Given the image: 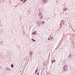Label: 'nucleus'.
Segmentation results:
<instances>
[{
  "label": "nucleus",
  "instance_id": "9b49d317",
  "mask_svg": "<svg viewBox=\"0 0 75 75\" xmlns=\"http://www.w3.org/2000/svg\"><path fill=\"white\" fill-rule=\"evenodd\" d=\"M44 22H42V23H43V24H44Z\"/></svg>",
  "mask_w": 75,
  "mask_h": 75
},
{
  "label": "nucleus",
  "instance_id": "6e6552de",
  "mask_svg": "<svg viewBox=\"0 0 75 75\" xmlns=\"http://www.w3.org/2000/svg\"><path fill=\"white\" fill-rule=\"evenodd\" d=\"M47 0H45L44 1H43V2H44L45 3L47 2Z\"/></svg>",
  "mask_w": 75,
  "mask_h": 75
},
{
  "label": "nucleus",
  "instance_id": "f257e3e1",
  "mask_svg": "<svg viewBox=\"0 0 75 75\" xmlns=\"http://www.w3.org/2000/svg\"><path fill=\"white\" fill-rule=\"evenodd\" d=\"M64 69L65 70V71H67V70L68 69L67 66H65V67H64Z\"/></svg>",
  "mask_w": 75,
  "mask_h": 75
},
{
  "label": "nucleus",
  "instance_id": "0eeeda50",
  "mask_svg": "<svg viewBox=\"0 0 75 75\" xmlns=\"http://www.w3.org/2000/svg\"><path fill=\"white\" fill-rule=\"evenodd\" d=\"M38 71V70H36V71H35V74H36V73Z\"/></svg>",
  "mask_w": 75,
  "mask_h": 75
},
{
  "label": "nucleus",
  "instance_id": "f03ea898",
  "mask_svg": "<svg viewBox=\"0 0 75 75\" xmlns=\"http://www.w3.org/2000/svg\"><path fill=\"white\" fill-rule=\"evenodd\" d=\"M21 1H22V2L24 1L23 2V3H25V2L26 1H27V0H21Z\"/></svg>",
  "mask_w": 75,
  "mask_h": 75
},
{
  "label": "nucleus",
  "instance_id": "39448f33",
  "mask_svg": "<svg viewBox=\"0 0 75 75\" xmlns=\"http://www.w3.org/2000/svg\"><path fill=\"white\" fill-rule=\"evenodd\" d=\"M55 59H54L53 60H52V63H53V62H55Z\"/></svg>",
  "mask_w": 75,
  "mask_h": 75
},
{
  "label": "nucleus",
  "instance_id": "9d476101",
  "mask_svg": "<svg viewBox=\"0 0 75 75\" xmlns=\"http://www.w3.org/2000/svg\"><path fill=\"white\" fill-rule=\"evenodd\" d=\"M33 35H35V34H36V33H33Z\"/></svg>",
  "mask_w": 75,
  "mask_h": 75
},
{
  "label": "nucleus",
  "instance_id": "1a4fd4ad",
  "mask_svg": "<svg viewBox=\"0 0 75 75\" xmlns=\"http://www.w3.org/2000/svg\"><path fill=\"white\" fill-rule=\"evenodd\" d=\"M11 67H12V68H13V64H11Z\"/></svg>",
  "mask_w": 75,
  "mask_h": 75
},
{
  "label": "nucleus",
  "instance_id": "20e7f679",
  "mask_svg": "<svg viewBox=\"0 0 75 75\" xmlns=\"http://www.w3.org/2000/svg\"><path fill=\"white\" fill-rule=\"evenodd\" d=\"M67 8H63V10H64V11H65V10H67Z\"/></svg>",
  "mask_w": 75,
  "mask_h": 75
},
{
  "label": "nucleus",
  "instance_id": "7ed1b4c3",
  "mask_svg": "<svg viewBox=\"0 0 75 75\" xmlns=\"http://www.w3.org/2000/svg\"><path fill=\"white\" fill-rule=\"evenodd\" d=\"M33 52H30V55H33Z\"/></svg>",
  "mask_w": 75,
  "mask_h": 75
},
{
  "label": "nucleus",
  "instance_id": "423d86ee",
  "mask_svg": "<svg viewBox=\"0 0 75 75\" xmlns=\"http://www.w3.org/2000/svg\"><path fill=\"white\" fill-rule=\"evenodd\" d=\"M32 40L34 42H35V40H34V39L33 38L32 39Z\"/></svg>",
  "mask_w": 75,
  "mask_h": 75
},
{
  "label": "nucleus",
  "instance_id": "ddd939ff",
  "mask_svg": "<svg viewBox=\"0 0 75 75\" xmlns=\"http://www.w3.org/2000/svg\"><path fill=\"white\" fill-rule=\"evenodd\" d=\"M48 40H50V38H48Z\"/></svg>",
  "mask_w": 75,
  "mask_h": 75
},
{
  "label": "nucleus",
  "instance_id": "4468645a",
  "mask_svg": "<svg viewBox=\"0 0 75 75\" xmlns=\"http://www.w3.org/2000/svg\"><path fill=\"white\" fill-rule=\"evenodd\" d=\"M34 33H36V31H35V32H34Z\"/></svg>",
  "mask_w": 75,
  "mask_h": 75
},
{
  "label": "nucleus",
  "instance_id": "f8f14e48",
  "mask_svg": "<svg viewBox=\"0 0 75 75\" xmlns=\"http://www.w3.org/2000/svg\"><path fill=\"white\" fill-rule=\"evenodd\" d=\"M37 75H39V73L38 72L37 74Z\"/></svg>",
  "mask_w": 75,
  "mask_h": 75
}]
</instances>
